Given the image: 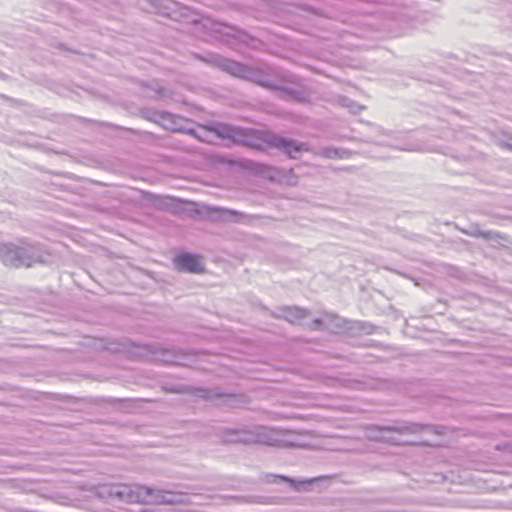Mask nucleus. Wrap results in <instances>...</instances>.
<instances>
[{
  "mask_svg": "<svg viewBox=\"0 0 512 512\" xmlns=\"http://www.w3.org/2000/svg\"><path fill=\"white\" fill-rule=\"evenodd\" d=\"M243 143L254 149H266L276 147L286 153L290 158H296L299 154L308 151L304 143H297L265 131H248L245 133Z\"/></svg>",
  "mask_w": 512,
  "mask_h": 512,
  "instance_id": "1",
  "label": "nucleus"
},
{
  "mask_svg": "<svg viewBox=\"0 0 512 512\" xmlns=\"http://www.w3.org/2000/svg\"><path fill=\"white\" fill-rule=\"evenodd\" d=\"M30 245L28 242L18 241L0 243V261L10 268L30 267Z\"/></svg>",
  "mask_w": 512,
  "mask_h": 512,
  "instance_id": "2",
  "label": "nucleus"
},
{
  "mask_svg": "<svg viewBox=\"0 0 512 512\" xmlns=\"http://www.w3.org/2000/svg\"><path fill=\"white\" fill-rule=\"evenodd\" d=\"M174 263L177 269L182 271H188L192 273H200L203 271L201 258L197 255L188 253L179 254L174 259Z\"/></svg>",
  "mask_w": 512,
  "mask_h": 512,
  "instance_id": "3",
  "label": "nucleus"
},
{
  "mask_svg": "<svg viewBox=\"0 0 512 512\" xmlns=\"http://www.w3.org/2000/svg\"><path fill=\"white\" fill-rule=\"evenodd\" d=\"M135 493L140 501L146 502L152 495V490L147 487L139 486L136 488Z\"/></svg>",
  "mask_w": 512,
  "mask_h": 512,
  "instance_id": "4",
  "label": "nucleus"
},
{
  "mask_svg": "<svg viewBox=\"0 0 512 512\" xmlns=\"http://www.w3.org/2000/svg\"><path fill=\"white\" fill-rule=\"evenodd\" d=\"M305 317V312L301 309H291L287 313V318L290 321H295L297 319Z\"/></svg>",
  "mask_w": 512,
  "mask_h": 512,
  "instance_id": "5",
  "label": "nucleus"
},
{
  "mask_svg": "<svg viewBox=\"0 0 512 512\" xmlns=\"http://www.w3.org/2000/svg\"><path fill=\"white\" fill-rule=\"evenodd\" d=\"M239 441L243 442L245 444L258 443V444H265V445H273V443L262 439L260 436H258L257 439H241Z\"/></svg>",
  "mask_w": 512,
  "mask_h": 512,
  "instance_id": "6",
  "label": "nucleus"
},
{
  "mask_svg": "<svg viewBox=\"0 0 512 512\" xmlns=\"http://www.w3.org/2000/svg\"><path fill=\"white\" fill-rule=\"evenodd\" d=\"M157 502L160 504L172 505L175 504L177 501L172 499L171 497H168L167 495H161L157 497Z\"/></svg>",
  "mask_w": 512,
  "mask_h": 512,
  "instance_id": "7",
  "label": "nucleus"
},
{
  "mask_svg": "<svg viewBox=\"0 0 512 512\" xmlns=\"http://www.w3.org/2000/svg\"><path fill=\"white\" fill-rule=\"evenodd\" d=\"M273 477L275 479H279V480L284 481V482H289V483H293L294 482L292 479H290L287 476L274 475Z\"/></svg>",
  "mask_w": 512,
  "mask_h": 512,
  "instance_id": "8",
  "label": "nucleus"
}]
</instances>
